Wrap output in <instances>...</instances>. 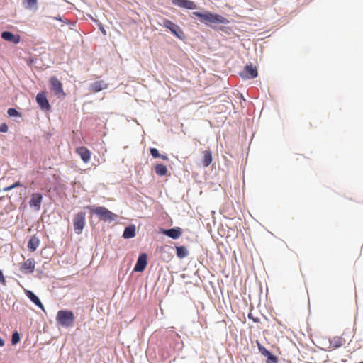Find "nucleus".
<instances>
[{
  "label": "nucleus",
  "mask_w": 363,
  "mask_h": 363,
  "mask_svg": "<svg viewBox=\"0 0 363 363\" xmlns=\"http://www.w3.org/2000/svg\"><path fill=\"white\" fill-rule=\"evenodd\" d=\"M36 101L42 109L49 110L50 108V104L47 99L45 92L38 94L36 96Z\"/></svg>",
  "instance_id": "f8f14e48"
},
{
  "label": "nucleus",
  "mask_w": 363,
  "mask_h": 363,
  "mask_svg": "<svg viewBox=\"0 0 363 363\" xmlns=\"http://www.w3.org/2000/svg\"><path fill=\"white\" fill-rule=\"evenodd\" d=\"M161 159L164 160H168V157L167 155H160V157Z\"/></svg>",
  "instance_id": "72a5a7b5"
},
{
  "label": "nucleus",
  "mask_w": 363,
  "mask_h": 363,
  "mask_svg": "<svg viewBox=\"0 0 363 363\" xmlns=\"http://www.w3.org/2000/svg\"><path fill=\"white\" fill-rule=\"evenodd\" d=\"M150 152L151 155L154 158L160 157V154L159 153V151L156 148H150Z\"/></svg>",
  "instance_id": "c85d7f7f"
},
{
  "label": "nucleus",
  "mask_w": 363,
  "mask_h": 363,
  "mask_svg": "<svg viewBox=\"0 0 363 363\" xmlns=\"http://www.w3.org/2000/svg\"><path fill=\"white\" fill-rule=\"evenodd\" d=\"M202 155H203L202 164L203 167H207L211 164V162L213 161L212 152L211 150H207L203 151Z\"/></svg>",
  "instance_id": "dca6fc26"
},
{
  "label": "nucleus",
  "mask_w": 363,
  "mask_h": 363,
  "mask_svg": "<svg viewBox=\"0 0 363 363\" xmlns=\"http://www.w3.org/2000/svg\"><path fill=\"white\" fill-rule=\"evenodd\" d=\"M101 31H102V33H103L104 35L106 34V31H105V30H104V28H102V29H101Z\"/></svg>",
  "instance_id": "e433bc0d"
},
{
  "label": "nucleus",
  "mask_w": 363,
  "mask_h": 363,
  "mask_svg": "<svg viewBox=\"0 0 363 363\" xmlns=\"http://www.w3.org/2000/svg\"><path fill=\"white\" fill-rule=\"evenodd\" d=\"M155 173L159 176H164L167 173V168L165 165L159 164L155 167Z\"/></svg>",
  "instance_id": "4be33fe9"
},
{
  "label": "nucleus",
  "mask_w": 363,
  "mask_h": 363,
  "mask_svg": "<svg viewBox=\"0 0 363 363\" xmlns=\"http://www.w3.org/2000/svg\"><path fill=\"white\" fill-rule=\"evenodd\" d=\"M271 355H272V354L269 351L268 352V354H266L264 357H266L267 358H268L269 357H270Z\"/></svg>",
  "instance_id": "c9c22d12"
},
{
  "label": "nucleus",
  "mask_w": 363,
  "mask_h": 363,
  "mask_svg": "<svg viewBox=\"0 0 363 363\" xmlns=\"http://www.w3.org/2000/svg\"><path fill=\"white\" fill-rule=\"evenodd\" d=\"M176 251L177 256L180 259H183L189 255V252L184 246L176 247Z\"/></svg>",
  "instance_id": "412c9836"
},
{
  "label": "nucleus",
  "mask_w": 363,
  "mask_h": 363,
  "mask_svg": "<svg viewBox=\"0 0 363 363\" xmlns=\"http://www.w3.org/2000/svg\"><path fill=\"white\" fill-rule=\"evenodd\" d=\"M75 151L84 163H88L90 161L91 153L88 148L81 146L77 147Z\"/></svg>",
  "instance_id": "9d476101"
},
{
  "label": "nucleus",
  "mask_w": 363,
  "mask_h": 363,
  "mask_svg": "<svg viewBox=\"0 0 363 363\" xmlns=\"http://www.w3.org/2000/svg\"><path fill=\"white\" fill-rule=\"evenodd\" d=\"M172 3L180 8L186 9H196L197 8L196 4L191 0H172Z\"/></svg>",
  "instance_id": "1a4fd4ad"
},
{
  "label": "nucleus",
  "mask_w": 363,
  "mask_h": 363,
  "mask_svg": "<svg viewBox=\"0 0 363 363\" xmlns=\"http://www.w3.org/2000/svg\"><path fill=\"white\" fill-rule=\"evenodd\" d=\"M147 255L145 253L141 254L136 262V264L134 267L135 272H141L144 271L147 266Z\"/></svg>",
  "instance_id": "9b49d317"
},
{
  "label": "nucleus",
  "mask_w": 363,
  "mask_h": 363,
  "mask_svg": "<svg viewBox=\"0 0 363 363\" xmlns=\"http://www.w3.org/2000/svg\"><path fill=\"white\" fill-rule=\"evenodd\" d=\"M22 186L21 184L19 182H17L11 186L3 188L2 191H10V190L16 188V187H18V186Z\"/></svg>",
  "instance_id": "393cba45"
},
{
  "label": "nucleus",
  "mask_w": 363,
  "mask_h": 363,
  "mask_svg": "<svg viewBox=\"0 0 363 363\" xmlns=\"http://www.w3.org/2000/svg\"><path fill=\"white\" fill-rule=\"evenodd\" d=\"M86 208L90 210L91 213H95L104 221H113L117 217L116 214L103 206L94 207L88 206L86 207Z\"/></svg>",
  "instance_id": "7ed1b4c3"
},
{
  "label": "nucleus",
  "mask_w": 363,
  "mask_h": 363,
  "mask_svg": "<svg viewBox=\"0 0 363 363\" xmlns=\"http://www.w3.org/2000/svg\"><path fill=\"white\" fill-rule=\"evenodd\" d=\"M56 321L62 327H70L74 322V313L72 311L60 310L57 313Z\"/></svg>",
  "instance_id": "f03ea898"
},
{
  "label": "nucleus",
  "mask_w": 363,
  "mask_h": 363,
  "mask_svg": "<svg viewBox=\"0 0 363 363\" xmlns=\"http://www.w3.org/2000/svg\"><path fill=\"white\" fill-rule=\"evenodd\" d=\"M162 25L164 27L169 29L174 35L179 39H182L184 32L179 26L168 19H164Z\"/></svg>",
  "instance_id": "39448f33"
},
{
  "label": "nucleus",
  "mask_w": 363,
  "mask_h": 363,
  "mask_svg": "<svg viewBox=\"0 0 363 363\" xmlns=\"http://www.w3.org/2000/svg\"><path fill=\"white\" fill-rule=\"evenodd\" d=\"M0 282L2 284L5 283V279H4V277L3 275L1 270H0Z\"/></svg>",
  "instance_id": "473e14b6"
},
{
  "label": "nucleus",
  "mask_w": 363,
  "mask_h": 363,
  "mask_svg": "<svg viewBox=\"0 0 363 363\" xmlns=\"http://www.w3.org/2000/svg\"><path fill=\"white\" fill-rule=\"evenodd\" d=\"M86 221V213L84 212H79L73 219V225L74 232L77 234H81Z\"/></svg>",
  "instance_id": "20e7f679"
},
{
  "label": "nucleus",
  "mask_w": 363,
  "mask_h": 363,
  "mask_svg": "<svg viewBox=\"0 0 363 363\" xmlns=\"http://www.w3.org/2000/svg\"><path fill=\"white\" fill-rule=\"evenodd\" d=\"M8 131V126L5 123L0 125V132L6 133Z\"/></svg>",
  "instance_id": "7c9ffc66"
},
{
  "label": "nucleus",
  "mask_w": 363,
  "mask_h": 363,
  "mask_svg": "<svg viewBox=\"0 0 363 363\" xmlns=\"http://www.w3.org/2000/svg\"><path fill=\"white\" fill-rule=\"evenodd\" d=\"M7 113L9 116L11 117H13V116H20V113H18V111H17L15 108H10L8 109L7 111Z\"/></svg>",
  "instance_id": "a878e982"
},
{
  "label": "nucleus",
  "mask_w": 363,
  "mask_h": 363,
  "mask_svg": "<svg viewBox=\"0 0 363 363\" xmlns=\"http://www.w3.org/2000/svg\"><path fill=\"white\" fill-rule=\"evenodd\" d=\"M35 262L29 258L20 264L19 270L23 274H32L35 271Z\"/></svg>",
  "instance_id": "6e6552de"
},
{
  "label": "nucleus",
  "mask_w": 363,
  "mask_h": 363,
  "mask_svg": "<svg viewBox=\"0 0 363 363\" xmlns=\"http://www.w3.org/2000/svg\"><path fill=\"white\" fill-rule=\"evenodd\" d=\"M240 75L244 79H251L257 77L258 72L257 67L250 64L245 66Z\"/></svg>",
  "instance_id": "423d86ee"
},
{
  "label": "nucleus",
  "mask_w": 363,
  "mask_h": 363,
  "mask_svg": "<svg viewBox=\"0 0 363 363\" xmlns=\"http://www.w3.org/2000/svg\"><path fill=\"white\" fill-rule=\"evenodd\" d=\"M192 15L199 17L201 22L205 24H227L229 23V21L225 17L219 14L211 13L210 11H206L205 13L194 11L192 13Z\"/></svg>",
  "instance_id": "f257e3e1"
},
{
  "label": "nucleus",
  "mask_w": 363,
  "mask_h": 363,
  "mask_svg": "<svg viewBox=\"0 0 363 363\" xmlns=\"http://www.w3.org/2000/svg\"><path fill=\"white\" fill-rule=\"evenodd\" d=\"M248 318L251 320H252L255 323H259V319L258 318H255L252 313H250L248 314Z\"/></svg>",
  "instance_id": "2f4dec72"
},
{
  "label": "nucleus",
  "mask_w": 363,
  "mask_h": 363,
  "mask_svg": "<svg viewBox=\"0 0 363 363\" xmlns=\"http://www.w3.org/2000/svg\"><path fill=\"white\" fill-rule=\"evenodd\" d=\"M135 227L133 225L126 227L123 231V237L125 239H129L135 237Z\"/></svg>",
  "instance_id": "aec40b11"
},
{
  "label": "nucleus",
  "mask_w": 363,
  "mask_h": 363,
  "mask_svg": "<svg viewBox=\"0 0 363 363\" xmlns=\"http://www.w3.org/2000/svg\"><path fill=\"white\" fill-rule=\"evenodd\" d=\"M257 344L259 351L262 355L265 356L266 354H268L269 350H267L264 346H262L258 341L257 342Z\"/></svg>",
  "instance_id": "bb28decb"
},
{
  "label": "nucleus",
  "mask_w": 363,
  "mask_h": 363,
  "mask_svg": "<svg viewBox=\"0 0 363 363\" xmlns=\"http://www.w3.org/2000/svg\"><path fill=\"white\" fill-rule=\"evenodd\" d=\"M43 200V196L40 193H34L31 195L29 204L32 208H35L36 210L40 208L41 203Z\"/></svg>",
  "instance_id": "ddd939ff"
},
{
  "label": "nucleus",
  "mask_w": 363,
  "mask_h": 363,
  "mask_svg": "<svg viewBox=\"0 0 363 363\" xmlns=\"http://www.w3.org/2000/svg\"><path fill=\"white\" fill-rule=\"evenodd\" d=\"M4 345V341L0 338V347H3Z\"/></svg>",
  "instance_id": "f704fd0d"
},
{
  "label": "nucleus",
  "mask_w": 363,
  "mask_h": 363,
  "mask_svg": "<svg viewBox=\"0 0 363 363\" xmlns=\"http://www.w3.org/2000/svg\"><path fill=\"white\" fill-rule=\"evenodd\" d=\"M23 5L26 9H31L37 4V0H23Z\"/></svg>",
  "instance_id": "5701e85b"
},
{
  "label": "nucleus",
  "mask_w": 363,
  "mask_h": 363,
  "mask_svg": "<svg viewBox=\"0 0 363 363\" xmlns=\"http://www.w3.org/2000/svg\"><path fill=\"white\" fill-rule=\"evenodd\" d=\"M1 36L4 40H5L8 42L13 43L14 44L19 43L20 40H21L20 35H14L12 33L9 32V31H4V32L1 33Z\"/></svg>",
  "instance_id": "4468645a"
},
{
  "label": "nucleus",
  "mask_w": 363,
  "mask_h": 363,
  "mask_svg": "<svg viewBox=\"0 0 363 363\" xmlns=\"http://www.w3.org/2000/svg\"><path fill=\"white\" fill-rule=\"evenodd\" d=\"M20 341V335L18 332H14L12 335L11 342L13 345L17 344Z\"/></svg>",
  "instance_id": "b1692460"
},
{
  "label": "nucleus",
  "mask_w": 363,
  "mask_h": 363,
  "mask_svg": "<svg viewBox=\"0 0 363 363\" xmlns=\"http://www.w3.org/2000/svg\"><path fill=\"white\" fill-rule=\"evenodd\" d=\"M40 244L39 239L35 236H32L28 243V248L30 252H34L38 248Z\"/></svg>",
  "instance_id": "6ab92c4d"
},
{
  "label": "nucleus",
  "mask_w": 363,
  "mask_h": 363,
  "mask_svg": "<svg viewBox=\"0 0 363 363\" xmlns=\"http://www.w3.org/2000/svg\"><path fill=\"white\" fill-rule=\"evenodd\" d=\"M49 82L50 84V89L55 95H65L63 91L62 84L56 77H51Z\"/></svg>",
  "instance_id": "0eeeda50"
},
{
  "label": "nucleus",
  "mask_w": 363,
  "mask_h": 363,
  "mask_svg": "<svg viewBox=\"0 0 363 363\" xmlns=\"http://www.w3.org/2000/svg\"><path fill=\"white\" fill-rule=\"evenodd\" d=\"M163 233L171 238L177 239L182 235V230L179 228H171L164 230Z\"/></svg>",
  "instance_id": "f3484780"
},
{
  "label": "nucleus",
  "mask_w": 363,
  "mask_h": 363,
  "mask_svg": "<svg viewBox=\"0 0 363 363\" xmlns=\"http://www.w3.org/2000/svg\"><path fill=\"white\" fill-rule=\"evenodd\" d=\"M107 87V84H106L104 81H96L90 85V91L91 92L96 93L106 89Z\"/></svg>",
  "instance_id": "2eb2a0df"
},
{
  "label": "nucleus",
  "mask_w": 363,
  "mask_h": 363,
  "mask_svg": "<svg viewBox=\"0 0 363 363\" xmlns=\"http://www.w3.org/2000/svg\"><path fill=\"white\" fill-rule=\"evenodd\" d=\"M26 295L30 299V301L38 306L41 309L44 310V306L38 297L34 294L31 291L26 290Z\"/></svg>",
  "instance_id": "a211bd4d"
},
{
  "label": "nucleus",
  "mask_w": 363,
  "mask_h": 363,
  "mask_svg": "<svg viewBox=\"0 0 363 363\" xmlns=\"http://www.w3.org/2000/svg\"><path fill=\"white\" fill-rule=\"evenodd\" d=\"M278 359L274 355H271L267 358V363H277Z\"/></svg>",
  "instance_id": "c756f323"
},
{
  "label": "nucleus",
  "mask_w": 363,
  "mask_h": 363,
  "mask_svg": "<svg viewBox=\"0 0 363 363\" xmlns=\"http://www.w3.org/2000/svg\"><path fill=\"white\" fill-rule=\"evenodd\" d=\"M333 344L335 347H339L342 345V340L339 337H334Z\"/></svg>",
  "instance_id": "cd10ccee"
}]
</instances>
